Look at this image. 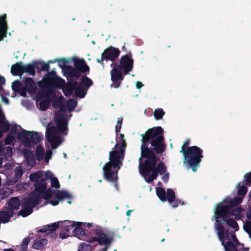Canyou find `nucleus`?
I'll return each instance as SVG.
<instances>
[{
    "instance_id": "f257e3e1",
    "label": "nucleus",
    "mask_w": 251,
    "mask_h": 251,
    "mask_svg": "<svg viewBox=\"0 0 251 251\" xmlns=\"http://www.w3.org/2000/svg\"><path fill=\"white\" fill-rule=\"evenodd\" d=\"M30 180L35 182V191L30 193L27 198H25L22 202V209L19 214L23 217L30 215L32 208L40 201L41 198L50 199L49 203L52 205H57L64 199H71L72 195L65 191H53L50 189H47V179H49L52 187L59 188L60 185L57 178L53 173L49 171H39L32 174L29 176Z\"/></svg>"
},
{
    "instance_id": "f03ea898",
    "label": "nucleus",
    "mask_w": 251,
    "mask_h": 251,
    "mask_svg": "<svg viewBox=\"0 0 251 251\" xmlns=\"http://www.w3.org/2000/svg\"><path fill=\"white\" fill-rule=\"evenodd\" d=\"M162 128L160 126H158L149 129L146 135H142V157L139 158V169L140 173L148 182L152 181L156 177L157 172L161 175H163L162 178L165 182L169 179V175L166 172L164 165L162 164L156 165L154 154L147 147V143L149 140L152 139L151 141L152 149L156 152L163 151L164 145L162 141Z\"/></svg>"
},
{
    "instance_id": "7ed1b4c3",
    "label": "nucleus",
    "mask_w": 251,
    "mask_h": 251,
    "mask_svg": "<svg viewBox=\"0 0 251 251\" xmlns=\"http://www.w3.org/2000/svg\"><path fill=\"white\" fill-rule=\"evenodd\" d=\"M64 104V100L62 96L53 100V106H58L59 109V111L55 114L54 117L56 127L49 126L46 130L48 141L53 149L57 148L61 144L63 141V137L67 134L66 109L69 111L73 110L76 105V102L71 99L66 103V105Z\"/></svg>"
},
{
    "instance_id": "20e7f679",
    "label": "nucleus",
    "mask_w": 251,
    "mask_h": 251,
    "mask_svg": "<svg viewBox=\"0 0 251 251\" xmlns=\"http://www.w3.org/2000/svg\"><path fill=\"white\" fill-rule=\"evenodd\" d=\"M243 197L239 196L232 200L230 197H227L221 202L216 205L214 209L213 219L215 223L214 226L217 231L219 239L224 244V229L225 225L231 227L234 231L239 229V226L237 222L232 218H228L230 215L229 208L238 205L242 202Z\"/></svg>"
},
{
    "instance_id": "39448f33",
    "label": "nucleus",
    "mask_w": 251,
    "mask_h": 251,
    "mask_svg": "<svg viewBox=\"0 0 251 251\" xmlns=\"http://www.w3.org/2000/svg\"><path fill=\"white\" fill-rule=\"evenodd\" d=\"M82 84L72 81L65 85V81L53 73H48L43 79L38 82V85L42 88L56 87L62 88L65 95L70 96L73 92L75 95L80 98L84 97L87 89L92 84V81L88 77L82 78Z\"/></svg>"
},
{
    "instance_id": "423d86ee",
    "label": "nucleus",
    "mask_w": 251,
    "mask_h": 251,
    "mask_svg": "<svg viewBox=\"0 0 251 251\" xmlns=\"http://www.w3.org/2000/svg\"><path fill=\"white\" fill-rule=\"evenodd\" d=\"M125 150L124 135L120 134L117 137V144L109 153V161L102 168L104 178L110 182H114L118 179V171L122 165Z\"/></svg>"
},
{
    "instance_id": "0eeeda50",
    "label": "nucleus",
    "mask_w": 251,
    "mask_h": 251,
    "mask_svg": "<svg viewBox=\"0 0 251 251\" xmlns=\"http://www.w3.org/2000/svg\"><path fill=\"white\" fill-rule=\"evenodd\" d=\"M180 152L183 155L184 164L188 168H191L194 172H196L203 157L202 150L197 146L185 149V145H183Z\"/></svg>"
},
{
    "instance_id": "6e6552de",
    "label": "nucleus",
    "mask_w": 251,
    "mask_h": 251,
    "mask_svg": "<svg viewBox=\"0 0 251 251\" xmlns=\"http://www.w3.org/2000/svg\"><path fill=\"white\" fill-rule=\"evenodd\" d=\"M76 222L72 221H64L63 222H60L58 223H54L51 225H48L44 226L41 231L42 232L46 233V235H49V233L48 231H50L52 234H53V231H54L59 226H62L63 230L60 234V237L64 239L69 236L68 232L71 229H73L75 226Z\"/></svg>"
},
{
    "instance_id": "1a4fd4ad",
    "label": "nucleus",
    "mask_w": 251,
    "mask_h": 251,
    "mask_svg": "<svg viewBox=\"0 0 251 251\" xmlns=\"http://www.w3.org/2000/svg\"><path fill=\"white\" fill-rule=\"evenodd\" d=\"M12 88L21 96L25 97L26 93L30 94L35 90L36 85L31 78H26L22 82L18 80L15 81L12 84Z\"/></svg>"
},
{
    "instance_id": "9d476101",
    "label": "nucleus",
    "mask_w": 251,
    "mask_h": 251,
    "mask_svg": "<svg viewBox=\"0 0 251 251\" xmlns=\"http://www.w3.org/2000/svg\"><path fill=\"white\" fill-rule=\"evenodd\" d=\"M224 238L225 239L224 244L222 241L221 243L224 246L225 251H237L242 249V245H238L236 238L234 232L228 233L226 229H224ZM244 251H248L247 249H244Z\"/></svg>"
},
{
    "instance_id": "9b49d317",
    "label": "nucleus",
    "mask_w": 251,
    "mask_h": 251,
    "mask_svg": "<svg viewBox=\"0 0 251 251\" xmlns=\"http://www.w3.org/2000/svg\"><path fill=\"white\" fill-rule=\"evenodd\" d=\"M156 192L157 196L162 201L165 202L168 201L173 208L176 207L179 205L183 204V202L175 200V193L171 189H168L166 193L163 188L157 187L156 189Z\"/></svg>"
},
{
    "instance_id": "f8f14e48",
    "label": "nucleus",
    "mask_w": 251,
    "mask_h": 251,
    "mask_svg": "<svg viewBox=\"0 0 251 251\" xmlns=\"http://www.w3.org/2000/svg\"><path fill=\"white\" fill-rule=\"evenodd\" d=\"M73 62L77 70L73 68L70 69L68 71L71 76L78 77L80 75V72H85L89 71V68L83 59L74 58Z\"/></svg>"
},
{
    "instance_id": "ddd939ff",
    "label": "nucleus",
    "mask_w": 251,
    "mask_h": 251,
    "mask_svg": "<svg viewBox=\"0 0 251 251\" xmlns=\"http://www.w3.org/2000/svg\"><path fill=\"white\" fill-rule=\"evenodd\" d=\"M11 132L17 134L20 141L25 146H29V131L23 130L21 126L15 125L11 127Z\"/></svg>"
},
{
    "instance_id": "4468645a",
    "label": "nucleus",
    "mask_w": 251,
    "mask_h": 251,
    "mask_svg": "<svg viewBox=\"0 0 251 251\" xmlns=\"http://www.w3.org/2000/svg\"><path fill=\"white\" fill-rule=\"evenodd\" d=\"M11 72L13 75H20L21 74L27 72L31 75H34L35 71L30 65H24L21 63H17L11 67Z\"/></svg>"
},
{
    "instance_id": "2eb2a0df",
    "label": "nucleus",
    "mask_w": 251,
    "mask_h": 251,
    "mask_svg": "<svg viewBox=\"0 0 251 251\" xmlns=\"http://www.w3.org/2000/svg\"><path fill=\"white\" fill-rule=\"evenodd\" d=\"M97 237H92L87 239V241L88 243L92 244L96 242H98L100 245H104L105 246L102 251H106L111 243L110 239L104 233L97 232Z\"/></svg>"
},
{
    "instance_id": "dca6fc26",
    "label": "nucleus",
    "mask_w": 251,
    "mask_h": 251,
    "mask_svg": "<svg viewBox=\"0 0 251 251\" xmlns=\"http://www.w3.org/2000/svg\"><path fill=\"white\" fill-rule=\"evenodd\" d=\"M52 98V93H41L38 95L36 102L39 108L42 110H46L50 104V100Z\"/></svg>"
},
{
    "instance_id": "f3484780",
    "label": "nucleus",
    "mask_w": 251,
    "mask_h": 251,
    "mask_svg": "<svg viewBox=\"0 0 251 251\" xmlns=\"http://www.w3.org/2000/svg\"><path fill=\"white\" fill-rule=\"evenodd\" d=\"M133 60L129 55L123 56L120 61L119 67L124 73L128 74L133 68Z\"/></svg>"
},
{
    "instance_id": "a211bd4d",
    "label": "nucleus",
    "mask_w": 251,
    "mask_h": 251,
    "mask_svg": "<svg viewBox=\"0 0 251 251\" xmlns=\"http://www.w3.org/2000/svg\"><path fill=\"white\" fill-rule=\"evenodd\" d=\"M111 79L113 82L111 86L114 88H118L121 82L123 79L122 72L117 66H115L110 72Z\"/></svg>"
},
{
    "instance_id": "6ab92c4d",
    "label": "nucleus",
    "mask_w": 251,
    "mask_h": 251,
    "mask_svg": "<svg viewBox=\"0 0 251 251\" xmlns=\"http://www.w3.org/2000/svg\"><path fill=\"white\" fill-rule=\"evenodd\" d=\"M52 155V151L50 150L47 151L44 155V150L43 148L40 146H38L36 151V156L38 160H42L44 159L46 163H48L49 160L50 159Z\"/></svg>"
},
{
    "instance_id": "aec40b11",
    "label": "nucleus",
    "mask_w": 251,
    "mask_h": 251,
    "mask_svg": "<svg viewBox=\"0 0 251 251\" xmlns=\"http://www.w3.org/2000/svg\"><path fill=\"white\" fill-rule=\"evenodd\" d=\"M120 54V50L115 48L111 47L105 50L101 54L102 60H113L117 57Z\"/></svg>"
},
{
    "instance_id": "412c9836",
    "label": "nucleus",
    "mask_w": 251,
    "mask_h": 251,
    "mask_svg": "<svg viewBox=\"0 0 251 251\" xmlns=\"http://www.w3.org/2000/svg\"><path fill=\"white\" fill-rule=\"evenodd\" d=\"M21 203L19 199L16 198H13L7 203L5 209L7 210V212L12 213L13 215L14 211L19 209Z\"/></svg>"
},
{
    "instance_id": "4be33fe9",
    "label": "nucleus",
    "mask_w": 251,
    "mask_h": 251,
    "mask_svg": "<svg viewBox=\"0 0 251 251\" xmlns=\"http://www.w3.org/2000/svg\"><path fill=\"white\" fill-rule=\"evenodd\" d=\"M83 225V222H76L73 230V235L79 239H82L86 235L85 230L82 227Z\"/></svg>"
},
{
    "instance_id": "5701e85b",
    "label": "nucleus",
    "mask_w": 251,
    "mask_h": 251,
    "mask_svg": "<svg viewBox=\"0 0 251 251\" xmlns=\"http://www.w3.org/2000/svg\"><path fill=\"white\" fill-rule=\"evenodd\" d=\"M6 14L0 16V41L6 37L8 27L6 21Z\"/></svg>"
},
{
    "instance_id": "b1692460",
    "label": "nucleus",
    "mask_w": 251,
    "mask_h": 251,
    "mask_svg": "<svg viewBox=\"0 0 251 251\" xmlns=\"http://www.w3.org/2000/svg\"><path fill=\"white\" fill-rule=\"evenodd\" d=\"M231 208H229V212L230 215L228 217V218H231L232 216H234L236 219H240L244 215V210L241 207H238L234 208L232 211H231Z\"/></svg>"
},
{
    "instance_id": "393cba45",
    "label": "nucleus",
    "mask_w": 251,
    "mask_h": 251,
    "mask_svg": "<svg viewBox=\"0 0 251 251\" xmlns=\"http://www.w3.org/2000/svg\"><path fill=\"white\" fill-rule=\"evenodd\" d=\"M47 240L46 239H41L40 240H36L32 244V247L35 250H42L47 244Z\"/></svg>"
},
{
    "instance_id": "a878e982",
    "label": "nucleus",
    "mask_w": 251,
    "mask_h": 251,
    "mask_svg": "<svg viewBox=\"0 0 251 251\" xmlns=\"http://www.w3.org/2000/svg\"><path fill=\"white\" fill-rule=\"evenodd\" d=\"M5 209L0 212V222L2 223H6L9 222L10 218L13 216L12 213L7 212Z\"/></svg>"
},
{
    "instance_id": "bb28decb",
    "label": "nucleus",
    "mask_w": 251,
    "mask_h": 251,
    "mask_svg": "<svg viewBox=\"0 0 251 251\" xmlns=\"http://www.w3.org/2000/svg\"><path fill=\"white\" fill-rule=\"evenodd\" d=\"M29 146L31 143L36 144L39 142L41 139V136L37 132H30L29 131Z\"/></svg>"
},
{
    "instance_id": "cd10ccee",
    "label": "nucleus",
    "mask_w": 251,
    "mask_h": 251,
    "mask_svg": "<svg viewBox=\"0 0 251 251\" xmlns=\"http://www.w3.org/2000/svg\"><path fill=\"white\" fill-rule=\"evenodd\" d=\"M24 153L27 163L30 166H33L35 162L33 153L28 151H25Z\"/></svg>"
},
{
    "instance_id": "c85d7f7f",
    "label": "nucleus",
    "mask_w": 251,
    "mask_h": 251,
    "mask_svg": "<svg viewBox=\"0 0 251 251\" xmlns=\"http://www.w3.org/2000/svg\"><path fill=\"white\" fill-rule=\"evenodd\" d=\"M24 153L27 163L30 166H33L35 162L33 153L28 151H25Z\"/></svg>"
},
{
    "instance_id": "c756f323",
    "label": "nucleus",
    "mask_w": 251,
    "mask_h": 251,
    "mask_svg": "<svg viewBox=\"0 0 251 251\" xmlns=\"http://www.w3.org/2000/svg\"><path fill=\"white\" fill-rule=\"evenodd\" d=\"M0 154L4 156L5 158H8L12 156V149L10 147L2 149L1 144H0Z\"/></svg>"
},
{
    "instance_id": "7c9ffc66",
    "label": "nucleus",
    "mask_w": 251,
    "mask_h": 251,
    "mask_svg": "<svg viewBox=\"0 0 251 251\" xmlns=\"http://www.w3.org/2000/svg\"><path fill=\"white\" fill-rule=\"evenodd\" d=\"M165 114V112L162 108H158L154 110V116L156 120L161 119Z\"/></svg>"
},
{
    "instance_id": "2f4dec72",
    "label": "nucleus",
    "mask_w": 251,
    "mask_h": 251,
    "mask_svg": "<svg viewBox=\"0 0 251 251\" xmlns=\"http://www.w3.org/2000/svg\"><path fill=\"white\" fill-rule=\"evenodd\" d=\"M247 192V188L246 186H243L242 183H239L238 185V195L244 197L245 196Z\"/></svg>"
},
{
    "instance_id": "473e14b6",
    "label": "nucleus",
    "mask_w": 251,
    "mask_h": 251,
    "mask_svg": "<svg viewBox=\"0 0 251 251\" xmlns=\"http://www.w3.org/2000/svg\"><path fill=\"white\" fill-rule=\"evenodd\" d=\"M123 120V118L122 117H119L117 119V124H116V127H115V131L116 132V137L118 136L119 137L120 134L123 135V134H121V133L118 134V132H119L120 131ZM116 139H117V138Z\"/></svg>"
},
{
    "instance_id": "72a5a7b5",
    "label": "nucleus",
    "mask_w": 251,
    "mask_h": 251,
    "mask_svg": "<svg viewBox=\"0 0 251 251\" xmlns=\"http://www.w3.org/2000/svg\"><path fill=\"white\" fill-rule=\"evenodd\" d=\"M91 246L89 244L85 243L81 244L78 249V251H91Z\"/></svg>"
},
{
    "instance_id": "f704fd0d",
    "label": "nucleus",
    "mask_w": 251,
    "mask_h": 251,
    "mask_svg": "<svg viewBox=\"0 0 251 251\" xmlns=\"http://www.w3.org/2000/svg\"><path fill=\"white\" fill-rule=\"evenodd\" d=\"M15 178L14 181H17L21 177L23 174V172L21 167L17 166L14 169Z\"/></svg>"
},
{
    "instance_id": "c9c22d12",
    "label": "nucleus",
    "mask_w": 251,
    "mask_h": 251,
    "mask_svg": "<svg viewBox=\"0 0 251 251\" xmlns=\"http://www.w3.org/2000/svg\"><path fill=\"white\" fill-rule=\"evenodd\" d=\"M244 230L249 234L251 240V221H247L244 225Z\"/></svg>"
},
{
    "instance_id": "e433bc0d",
    "label": "nucleus",
    "mask_w": 251,
    "mask_h": 251,
    "mask_svg": "<svg viewBox=\"0 0 251 251\" xmlns=\"http://www.w3.org/2000/svg\"><path fill=\"white\" fill-rule=\"evenodd\" d=\"M13 133L9 134L5 140V142L6 144H11L13 143V141L15 139V136L12 135Z\"/></svg>"
},
{
    "instance_id": "4c0bfd02",
    "label": "nucleus",
    "mask_w": 251,
    "mask_h": 251,
    "mask_svg": "<svg viewBox=\"0 0 251 251\" xmlns=\"http://www.w3.org/2000/svg\"><path fill=\"white\" fill-rule=\"evenodd\" d=\"M245 180L249 183L251 182V173H248L245 176Z\"/></svg>"
},
{
    "instance_id": "58836bf2",
    "label": "nucleus",
    "mask_w": 251,
    "mask_h": 251,
    "mask_svg": "<svg viewBox=\"0 0 251 251\" xmlns=\"http://www.w3.org/2000/svg\"><path fill=\"white\" fill-rule=\"evenodd\" d=\"M30 242V239L29 238H25L23 239L22 245L23 246L26 247Z\"/></svg>"
},
{
    "instance_id": "ea45409f",
    "label": "nucleus",
    "mask_w": 251,
    "mask_h": 251,
    "mask_svg": "<svg viewBox=\"0 0 251 251\" xmlns=\"http://www.w3.org/2000/svg\"><path fill=\"white\" fill-rule=\"evenodd\" d=\"M85 225L88 228H90L94 227V224L93 223H83V226H84Z\"/></svg>"
},
{
    "instance_id": "a19ab883",
    "label": "nucleus",
    "mask_w": 251,
    "mask_h": 251,
    "mask_svg": "<svg viewBox=\"0 0 251 251\" xmlns=\"http://www.w3.org/2000/svg\"><path fill=\"white\" fill-rule=\"evenodd\" d=\"M246 216L248 219L251 220V207H250L247 212Z\"/></svg>"
},
{
    "instance_id": "79ce46f5",
    "label": "nucleus",
    "mask_w": 251,
    "mask_h": 251,
    "mask_svg": "<svg viewBox=\"0 0 251 251\" xmlns=\"http://www.w3.org/2000/svg\"><path fill=\"white\" fill-rule=\"evenodd\" d=\"M136 86L137 88L140 89L143 86V84H142V82H141L140 81H138L136 83Z\"/></svg>"
},
{
    "instance_id": "37998d69",
    "label": "nucleus",
    "mask_w": 251,
    "mask_h": 251,
    "mask_svg": "<svg viewBox=\"0 0 251 251\" xmlns=\"http://www.w3.org/2000/svg\"><path fill=\"white\" fill-rule=\"evenodd\" d=\"M2 100L5 104H7L9 103L8 100L7 98H4V97L2 98Z\"/></svg>"
},
{
    "instance_id": "c03bdc74",
    "label": "nucleus",
    "mask_w": 251,
    "mask_h": 251,
    "mask_svg": "<svg viewBox=\"0 0 251 251\" xmlns=\"http://www.w3.org/2000/svg\"><path fill=\"white\" fill-rule=\"evenodd\" d=\"M131 210H128L127 212H126V215L129 216H130V214H131Z\"/></svg>"
},
{
    "instance_id": "a18cd8bd",
    "label": "nucleus",
    "mask_w": 251,
    "mask_h": 251,
    "mask_svg": "<svg viewBox=\"0 0 251 251\" xmlns=\"http://www.w3.org/2000/svg\"><path fill=\"white\" fill-rule=\"evenodd\" d=\"M3 251H14L12 249H5Z\"/></svg>"
},
{
    "instance_id": "49530a36",
    "label": "nucleus",
    "mask_w": 251,
    "mask_h": 251,
    "mask_svg": "<svg viewBox=\"0 0 251 251\" xmlns=\"http://www.w3.org/2000/svg\"><path fill=\"white\" fill-rule=\"evenodd\" d=\"M1 163H2V159L0 158V165L1 164Z\"/></svg>"
},
{
    "instance_id": "de8ad7c7",
    "label": "nucleus",
    "mask_w": 251,
    "mask_h": 251,
    "mask_svg": "<svg viewBox=\"0 0 251 251\" xmlns=\"http://www.w3.org/2000/svg\"><path fill=\"white\" fill-rule=\"evenodd\" d=\"M249 195L250 197V198H251V191L250 192Z\"/></svg>"
},
{
    "instance_id": "09e8293b",
    "label": "nucleus",
    "mask_w": 251,
    "mask_h": 251,
    "mask_svg": "<svg viewBox=\"0 0 251 251\" xmlns=\"http://www.w3.org/2000/svg\"><path fill=\"white\" fill-rule=\"evenodd\" d=\"M67 202H68V203H69V204H71V201H67Z\"/></svg>"
},
{
    "instance_id": "8fccbe9b",
    "label": "nucleus",
    "mask_w": 251,
    "mask_h": 251,
    "mask_svg": "<svg viewBox=\"0 0 251 251\" xmlns=\"http://www.w3.org/2000/svg\"><path fill=\"white\" fill-rule=\"evenodd\" d=\"M114 186H115V187L116 189H118V188H117V185H116V184H115Z\"/></svg>"
},
{
    "instance_id": "3c124183",
    "label": "nucleus",
    "mask_w": 251,
    "mask_h": 251,
    "mask_svg": "<svg viewBox=\"0 0 251 251\" xmlns=\"http://www.w3.org/2000/svg\"><path fill=\"white\" fill-rule=\"evenodd\" d=\"M66 154L64 153V156L65 157H66Z\"/></svg>"
},
{
    "instance_id": "603ef678",
    "label": "nucleus",
    "mask_w": 251,
    "mask_h": 251,
    "mask_svg": "<svg viewBox=\"0 0 251 251\" xmlns=\"http://www.w3.org/2000/svg\"><path fill=\"white\" fill-rule=\"evenodd\" d=\"M0 243H4V242H2V241H0Z\"/></svg>"
},
{
    "instance_id": "864d4df0",
    "label": "nucleus",
    "mask_w": 251,
    "mask_h": 251,
    "mask_svg": "<svg viewBox=\"0 0 251 251\" xmlns=\"http://www.w3.org/2000/svg\"><path fill=\"white\" fill-rule=\"evenodd\" d=\"M99 182H101V180H99Z\"/></svg>"
},
{
    "instance_id": "5fc2aeb1",
    "label": "nucleus",
    "mask_w": 251,
    "mask_h": 251,
    "mask_svg": "<svg viewBox=\"0 0 251 251\" xmlns=\"http://www.w3.org/2000/svg\"><path fill=\"white\" fill-rule=\"evenodd\" d=\"M98 61L101 63V62L100 61V60H98Z\"/></svg>"
},
{
    "instance_id": "6e6d98bb",
    "label": "nucleus",
    "mask_w": 251,
    "mask_h": 251,
    "mask_svg": "<svg viewBox=\"0 0 251 251\" xmlns=\"http://www.w3.org/2000/svg\"><path fill=\"white\" fill-rule=\"evenodd\" d=\"M114 251H116V250H114Z\"/></svg>"
}]
</instances>
